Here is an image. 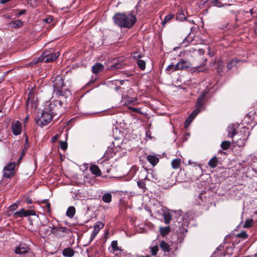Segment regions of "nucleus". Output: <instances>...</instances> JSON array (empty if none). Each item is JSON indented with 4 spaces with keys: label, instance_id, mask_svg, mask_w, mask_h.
Listing matches in <instances>:
<instances>
[{
    "label": "nucleus",
    "instance_id": "obj_1",
    "mask_svg": "<svg viewBox=\"0 0 257 257\" xmlns=\"http://www.w3.org/2000/svg\"><path fill=\"white\" fill-rule=\"evenodd\" d=\"M65 104L61 99H56L51 101L49 106L50 111L48 112L46 109L43 110L41 117L37 120V123L41 126L47 125L52 120V115L57 114V111L60 113H63L65 110Z\"/></svg>",
    "mask_w": 257,
    "mask_h": 257
},
{
    "label": "nucleus",
    "instance_id": "obj_2",
    "mask_svg": "<svg viewBox=\"0 0 257 257\" xmlns=\"http://www.w3.org/2000/svg\"><path fill=\"white\" fill-rule=\"evenodd\" d=\"M114 23L120 27L132 28L136 23V17L131 13H118L113 17Z\"/></svg>",
    "mask_w": 257,
    "mask_h": 257
},
{
    "label": "nucleus",
    "instance_id": "obj_3",
    "mask_svg": "<svg viewBox=\"0 0 257 257\" xmlns=\"http://www.w3.org/2000/svg\"><path fill=\"white\" fill-rule=\"evenodd\" d=\"M59 55V52H54L53 50L46 51L38 58L35 59L34 61L35 63L42 61L46 63L51 62L58 58Z\"/></svg>",
    "mask_w": 257,
    "mask_h": 257
},
{
    "label": "nucleus",
    "instance_id": "obj_4",
    "mask_svg": "<svg viewBox=\"0 0 257 257\" xmlns=\"http://www.w3.org/2000/svg\"><path fill=\"white\" fill-rule=\"evenodd\" d=\"M15 166V162H11L4 167L3 176L5 178H11L14 175Z\"/></svg>",
    "mask_w": 257,
    "mask_h": 257
},
{
    "label": "nucleus",
    "instance_id": "obj_5",
    "mask_svg": "<svg viewBox=\"0 0 257 257\" xmlns=\"http://www.w3.org/2000/svg\"><path fill=\"white\" fill-rule=\"evenodd\" d=\"M64 86L63 79L61 77H57L54 81V90L61 96L63 95V91L61 90Z\"/></svg>",
    "mask_w": 257,
    "mask_h": 257
},
{
    "label": "nucleus",
    "instance_id": "obj_6",
    "mask_svg": "<svg viewBox=\"0 0 257 257\" xmlns=\"http://www.w3.org/2000/svg\"><path fill=\"white\" fill-rule=\"evenodd\" d=\"M207 92L204 91L203 93L197 99L196 103V108L193 111H196V114H198L203 109V106L205 103V97Z\"/></svg>",
    "mask_w": 257,
    "mask_h": 257
},
{
    "label": "nucleus",
    "instance_id": "obj_7",
    "mask_svg": "<svg viewBox=\"0 0 257 257\" xmlns=\"http://www.w3.org/2000/svg\"><path fill=\"white\" fill-rule=\"evenodd\" d=\"M53 225L49 223L47 225H42L39 229V234L43 238L52 234Z\"/></svg>",
    "mask_w": 257,
    "mask_h": 257
},
{
    "label": "nucleus",
    "instance_id": "obj_8",
    "mask_svg": "<svg viewBox=\"0 0 257 257\" xmlns=\"http://www.w3.org/2000/svg\"><path fill=\"white\" fill-rule=\"evenodd\" d=\"M35 212L32 210H25L22 209L21 210L15 212L13 216L15 218L27 217L30 215H35Z\"/></svg>",
    "mask_w": 257,
    "mask_h": 257
},
{
    "label": "nucleus",
    "instance_id": "obj_9",
    "mask_svg": "<svg viewBox=\"0 0 257 257\" xmlns=\"http://www.w3.org/2000/svg\"><path fill=\"white\" fill-rule=\"evenodd\" d=\"M68 230V229L65 227H56L53 226L52 234L57 237H62L64 236V233Z\"/></svg>",
    "mask_w": 257,
    "mask_h": 257
},
{
    "label": "nucleus",
    "instance_id": "obj_10",
    "mask_svg": "<svg viewBox=\"0 0 257 257\" xmlns=\"http://www.w3.org/2000/svg\"><path fill=\"white\" fill-rule=\"evenodd\" d=\"M104 226V224L100 221H98L94 225V229L93 232L90 235V241L93 240L95 237L96 235L98 234L99 230L102 229Z\"/></svg>",
    "mask_w": 257,
    "mask_h": 257
},
{
    "label": "nucleus",
    "instance_id": "obj_11",
    "mask_svg": "<svg viewBox=\"0 0 257 257\" xmlns=\"http://www.w3.org/2000/svg\"><path fill=\"white\" fill-rule=\"evenodd\" d=\"M11 128L14 135H19L22 132V124L19 121H14L12 124Z\"/></svg>",
    "mask_w": 257,
    "mask_h": 257
},
{
    "label": "nucleus",
    "instance_id": "obj_12",
    "mask_svg": "<svg viewBox=\"0 0 257 257\" xmlns=\"http://www.w3.org/2000/svg\"><path fill=\"white\" fill-rule=\"evenodd\" d=\"M137 98L135 97H130L128 95L123 96L122 95L121 98V102L124 105H127L130 104H136L137 103Z\"/></svg>",
    "mask_w": 257,
    "mask_h": 257
},
{
    "label": "nucleus",
    "instance_id": "obj_13",
    "mask_svg": "<svg viewBox=\"0 0 257 257\" xmlns=\"http://www.w3.org/2000/svg\"><path fill=\"white\" fill-rule=\"evenodd\" d=\"M191 67V64L188 61L181 59L176 64L178 70L185 69Z\"/></svg>",
    "mask_w": 257,
    "mask_h": 257
},
{
    "label": "nucleus",
    "instance_id": "obj_14",
    "mask_svg": "<svg viewBox=\"0 0 257 257\" xmlns=\"http://www.w3.org/2000/svg\"><path fill=\"white\" fill-rule=\"evenodd\" d=\"M30 249L24 244H20L16 247L15 252L20 255H23L29 252Z\"/></svg>",
    "mask_w": 257,
    "mask_h": 257
},
{
    "label": "nucleus",
    "instance_id": "obj_15",
    "mask_svg": "<svg viewBox=\"0 0 257 257\" xmlns=\"http://www.w3.org/2000/svg\"><path fill=\"white\" fill-rule=\"evenodd\" d=\"M246 137H243V138H240L239 139L237 140L232 139V142L234 143L236 145V146L239 147H243L246 142Z\"/></svg>",
    "mask_w": 257,
    "mask_h": 257
},
{
    "label": "nucleus",
    "instance_id": "obj_16",
    "mask_svg": "<svg viewBox=\"0 0 257 257\" xmlns=\"http://www.w3.org/2000/svg\"><path fill=\"white\" fill-rule=\"evenodd\" d=\"M62 254L65 257H72L74 254V251L72 248L67 247L63 249Z\"/></svg>",
    "mask_w": 257,
    "mask_h": 257
},
{
    "label": "nucleus",
    "instance_id": "obj_17",
    "mask_svg": "<svg viewBox=\"0 0 257 257\" xmlns=\"http://www.w3.org/2000/svg\"><path fill=\"white\" fill-rule=\"evenodd\" d=\"M103 68L104 66L102 64L100 63H97L92 67V70L93 73L96 74L102 71Z\"/></svg>",
    "mask_w": 257,
    "mask_h": 257
},
{
    "label": "nucleus",
    "instance_id": "obj_18",
    "mask_svg": "<svg viewBox=\"0 0 257 257\" xmlns=\"http://www.w3.org/2000/svg\"><path fill=\"white\" fill-rule=\"evenodd\" d=\"M228 135L227 137L233 139V137L236 134V131L234 125H229L227 128Z\"/></svg>",
    "mask_w": 257,
    "mask_h": 257
},
{
    "label": "nucleus",
    "instance_id": "obj_19",
    "mask_svg": "<svg viewBox=\"0 0 257 257\" xmlns=\"http://www.w3.org/2000/svg\"><path fill=\"white\" fill-rule=\"evenodd\" d=\"M147 160L153 166H155L159 162V158L154 155H148L147 157Z\"/></svg>",
    "mask_w": 257,
    "mask_h": 257
},
{
    "label": "nucleus",
    "instance_id": "obj_20",
    "mask_svg": "<svg viewBox=\"0 0 257 257\" xmlns=\"http://www.w3.org/2000/svg\"><path fill=\"white\" fill-rule=\"evenodd\" d=\"M181 164V160L180 159H175L172 161L171 166L173 169H177L180 168Z\"/></svg>",
    "mask_w": 257,
    "mask_h": 257
},
{
    "label": "nucleus",
    "instance_id": "obj_21",
    "mask_svg": "<svg viewBox=\"0 0 257 257\" xmlns=\"http://www.w3.org/2000/svg\"><path fill=\"white\" fill-rule=\"evenodd\" d=\"M147 179V177L145 179L139 180L137 181V185L138 187L143 190V192H145L146 190L145 180Z\"/></svg>",
    "mask_w": 257,
    "mask_h": 257
},
{
    "label": "nucleus",
    "instance_id": "obj_22",
    "mask_svg": "<svg viewBox=\"0 0 257 257\" xmlns=\"http://www.w3.org/2000/svg\"><path fill=\"white\" fill-rule=\"evenodd\" d=\"M102 201L106 203H109L112 200V195L110 193H105L102 196Z\"/></svg>",
    "mask_w": 257,
    "mask_h": 257
},
{
    "label": "nucleus",
    "instance_id": "obj_23",
    "mask_svg": "<svg viewBox=\"0 0 257 257\" xmlns=\"http://www.w3.org/2000/svg\"><path fill=\"white\" fill-rule=\"evenodd\" d=\"M90 170L91 173L96 176H100L101 175V171L99 168L96 165H92L90 167Z\"/></svg>",
    "mask_w": 257,
    "mask_h": 257
},
{
    "label": "nucleus",
    "instance_id": "obj_24",
    "mask_svg": "<svg viewBox=\"0 0 257 257\" xmlns=\"http://www.w3.org/2000/svg\"><path fill=\"white\" fill-rule=\"evenodd\" d=\"M218 164V158L214 156L208 162V165L212 168L216 167Z\"/></svg>",
    "mask_w": 257,
    "mask_h": 257
},
{
    "label": "nucleus",
    "instance_id": "obj_25",
    "mask_svg": "<svg viewBox=\"0 0 257 257\" xmlns=\"http://www.w3.org/2000/svg\"><path fill=\"white\" fill-rule=\"evenodd\" d=\"M75 214V208L73 206H70L68 208L66 211V215L72 218Z\"/></svg>",
    "mask_w": 257,
    "mask_h": 257
},
{
    "label": "nucleus",
    "instance_id": "obj_26",
    "mask_svg": "<svg viewBox=\"0 0 257 257\" xmlns=\"http://www.w3.org/2000/svg\"><path fill=\"white\" fill-rule=\"evenodd\" d=\"M176 19L181 21L186 19L185 12L183 10L178 11L176 15Z\"/></svg>",
    "mask_w": 257,
    "mask_h": 257
},
{
    "label": "nucleus",
    "instance_id": "obj_27",
    "mask_svg": "<svg viewBox=\"0 0 257 257\" xmlns=\"http://www.w3.org/2000/svg\"><path fill=\"white\" fill-rule=\"evenodd\" d=\"M176 71H178V69L176 68V65H174L173 64L169 65L165 69L166 72L168 74Z\"/></svg>",
    "mask_w": 257,
    "mask_h": 257
},
{
    "label": "nucleus",
    "instance_id": "obj_28",
    "mask_svg": "<svg viewBox=\"0 0 257 257\" xmlns=\"http://www.w3.org/2000/svg\"><path fill=\"white\" fill-rule=\"evenodd\" d=\"M23 23L22 21L18 20L11 23L10 25L13 28H19L23 26Z\"/></svg>",
    "mask_w": 257,
    "mask_h": 257
},
{
    "label": "nucleus",
    "instance_id": "obj_29",
    "mask_svg": "<svg viewBox=\"0 0 257 257\" xmlns=\"http://www.w3.org/2000/svg\"><path fill=\"white\" fill-rule=\"evenodd\" d=\"M238 62V60L236 59H232L228 61L227 64V68L228 69H231L233 67L235 66L236 63Z\"/></svg>",
    "mask_w": 257,
    "mask_h": 257
},
{
    "label": "nucleus",
    "instance_id": "obj_30",
    "mask_svg": "<svg viewBox=\"0 0 257 257\" xmlns=\"http://www.w3.org/2000/svg\"><path fill=\"white\" fill-rule=\"evenodd\" d=\"M163 216L164 219V221L166 224L170 223L171 219V215L168 212L165 211L163 212Z\"/></svg>",
    "mask_w": 257,
    "mask_h": 257
},
{
    "label": "nucleus",
    "instance_id": "obj_31",
    "mask_svg": "<svg viewBox=\"0 0 257 257\" xmlns=\"http://www.w3.org/2000/svg\"><path fill=\"white\" fill-rule=\"evenodd\" d=\"M117 151L116 148L113 149L111 147V146H110L106 150V153L108 156L111 157H112L114 154H115Z\"/></svg>",
    "mask_w": 257,
    "mask_h": 257
},
{
    "label": "nucleus",
    "instance_id": "obj_32",
    "mask_svg": "<svg viewBox=\"0 0 257 257\" xmlns=\"http://www.w3.org/2000/svg\"><path fill=\"white\" fill-rule=\"evenodd\" d=\"M231 146V142L227 141H223L221 144V147L223 150L228 149Z\"/></svg>",
    "mask_w": 257,
    "mask_h": 257
},
{
    "label": "nucleus",
    "instance_id": "obj_33",
    "mask_svg": "<svg viewBox=\"0 0 257 257\" xmlns=\"http://www.w3.org/2000/svg\"><path fill=\"white\" fill-rule=\"evenodd\" d=\"M160 247L164 251H169L170 246L167 243L164 241H162L160 243Z\"/></svg>",
    "mask_w": 257,
    "mask_h": 257
},
{
    "label": "nucleus",
    "instance_id": "obj_34",
    "mask_svg": "<svg viewBox=\"0 0 257 257\" xmlns=\"http://www.w3.org/2000/svg\"><path fill=\"white\" fill-rule=\"evenodd\" d=\"M111 246L113 251H121L120 247L117 246V242L116 240H113L111 242Z\"/></svg>",
    "mask_w": 257,
    "mask_h": 257
},
{
    "label": "nucleus",
    "instance_id": "obj_35",
    "mask_svg": "<svg viewBox=\"0 0 257 257\" xmlns=\"http://www.w3.org/2000/svg\"><path fill=\"white\" fill-rule=\"evenodd\" d=\"M137 64L138 67L142 70H144L146 68V62L142 60H138L137 61Z\"/></svg>",
    "mask_w": 257,
    "mask_h": 257
},
{
    "label": "nucleus",
    "instance_id": "obj_36",
    "mask_svg": "<svg viewBox=\"0 0 257 257\" xmlns=\"http://www.w3.org/2000/svg\"><path fill=\"white\" fill-rule=\"evenodd\" d=\"M43 203L45 204V211L48 213H51V209H50V204L49 202H48L47 200L43 201Z\"/></svg>",
    "mask_w": 257,
    "mask_h": 257
},
{
    "label": "nucleus",
    "instance_id": "obj_37",
    "mask_svg": "<svg viewBox=\"0 0 257 257\" xmlns=\"http://www.w3.org/2000/svg\"><path fill=\"white\" fill-rule=\"evenodd\" d=\"M197 115V114H196V111H192V113L188 116V117L187 118L186 121L191 123L193 119L196 117Z\"/></svg>",
    "mask_w": 257,
    "mask_h": 257
},
{
    "label": "nucleus",
    "instance_id": "obj_38",
    "mask_svg": "<svg viewBox=\"0 0 257 257\" xmlns=\"http://www.w3.org/2000/svg\"><path fill=\"white\" fill-rule=\"evenodd\" d=\"M253 222V221L252 219L246 220L244 222L243 227L245 228H249L252 225Z\"/></svg>",
    "mask_w": 257,
    "mask_h": 257
},
{
    "label": "nucleus",
    "instance_id": "obj_39",
    "mask_svg": "<svg viewBox=\"0 0 257 257\" xmlns=\"http://www.w3.org/2000/svg\"><path fill=\"white\" fill-rule=\"evenodd\" d=\"M223 64L222 62H218L217 65V69L219 73L223 72Z\"/></svg>",
    "mask_w": 257,
    "mask_h": 257
},
{
    "label": "nucleus",
    "instance_id": "obj_40",
    "mask_svg": "<svg viewBox=\"0 0 257 257\" xmlns=\"http://www.w3.org/2000/svg\"><path fill=\"white\" fill-rule=\"evenodd\" d=\"M132 57L133 59L138 61L140 58H142L143 55L138 52H135L132 55Z\"/></svg>",
    "mask_w": 257,
    "mask_h": 257
},
{
    "label": "nucleus",
    "instance_id": "obj_41",
    "mask_svg": "<svg viewBox=\"0 0 257 257\" xmlns=\"http://www.w3.org/2000/svg\"><path fill=\"white\" fill-rule=\"evenodd\" d=\"M173 18L172 15H168L166 16L164 20L162 21L163 26H164L167 23H168Z\"/></svg>",
    "mask_w": 257,
    "mask_h": 257
},
{
    "label": "nucleus",
    "instance_id": "obj_42",
    "mask_svg": "<svg viewBox=\"0 0 257 257\" xmlns=\"http://www.w3.org/2000/svg\"><path fill=\"white\" fill-rule=\"evenodd\" d=\"M237 236L242 238L243 239H245L247 237L248 235L245 232L242 231V232H240L239 233H238L237 234Z\"/></svg>",
    "mask_w": 257,
    "mask_h": 257
},
{
    "label": "nucleus",
    "instance_id": "obj_43",
    "mask_svg": "<svg viewBox=\"0 0 257 257\" xmlns=\"http://www.w3.org/2000/svg\"><path fill=\"white\" fill-rule=\"evenodd\" d=\"M151 253L153 255H156L158 251V247L155 246L151 248Z\"/></svg>",
    "mask_w": 257,
    "mask_h": 257
},
{
    "label": "nucleus",
    "instance_id": "obj_44",
    "mask_svg": "<svg viewBox=\"0 0 257 257\" xmlns=\"http://www.w3.org/2000/svg\"><path fill=\"white\" fill-rule=\"evenodd\" d=\"M60 147L63 151L66 150L67 148V143L66 142L61 141L60 143Z\"/></svg>",
    "mask_w": 257,
    "mask_h": 257
},
{
    "label": "nucleus",
    "instance_id": "obj_45",
    "mask_svg": "<svg viewBox=\"0 0 257 257\" xmlns=\"http://www.w3.org/2000/svg\"><path fill=\"white\" fill-rule=\"evenodd\" d=\"M169 230H170L169 227H166L162 229V233L164 234H166L169 233Z\"/></svg>",
    "mask_w": 257,
    "mask_h": 257
},
{
    "label": "nucleus",
    "instance_id": "obj_46",
    "mask_svg": "<svg viewBox=\"0 0 257 257\" xmlns=\"http://www.w3.org/2000/svg\"><path fill=\"white\" fill-rule=\"evenodd\" d=\"M186 225H184L182 229H179V232L180 233H184L187 231Z\"/></svg>",
    "mask_w": 257,
    "mask_h": 257
},
{
    "label": "nucleus",
    "instance_id": "obj_47",
    "mask_svg": "<svg viewBox=\"0 0 257 257\" xmlns=\"http://www.w3.org/2000/svg\"><path fill=\"white\" fill-rule=\"evenodd\" d=\"M52 17H48L46 18V19H44V21L46 23H50L52 21Z\"/></svg>",
    "mask_w": 257,
    "mask_h": 257
},
{
    "label": "nucleus",
    "instance_id": "obj_48",
    "mask_svg": "<svg viewBox=\"0 0 257 257\" xmlns=\"http://www.w3.org/2000/svg\"><path fill=\"white\" fill-rule=\"evenodd\" d=\"M121 64H115V65L111 66V68L112 69H116L120 68Z\"/></svg>",
    "mask_w": 257,
    "mask_h": 257
},
{
    "label": "nucleus",
    "instance_id": "obj_49",
    "mask_svg": "<svg viewBox=\"0 0 257 257\" xmlns=\"http://www.w3.org/2000/svg\"><path fill=\"white\" fill-rule=\"evenodd\" d=\"M128 108L132 111H133L134 112H139L140 110V108H139L132 107H130Z\"/></svg>",
    "mask_w": 257,
    "mask_h": 257
},
{
    "label": "nucleus",
    "instance_id": "obj_50",
    "mask_svg": "<svg viewBox=\"0 0 257 257\" xmlns=\"http://www.w3.org/2000/svg\"><path fill=\"white\" fill-rule=\"evenodd\" d=\"M17 207H18V206L17 204H14L12 205L11 206H10V211H14L15 210H16L17 208Z\"/></svg>",
    "mask_w": 257,
    "mask_h": 257
},
{
    "label": "nucleus",
    "instance_id": "obj_51",
    "mask_svg": "<svg viewBox=\"0 0 257 257\" xmlns=\"http://www.w3.org/2000/svg\"><path fill=\"white\" fill-rule=\"evenodd\" d=\"M198 198L199 199V200H200L202 202H204V201H205L206 200H207V198L204 197V196H203V195L202 194H200L199 197H198Z\"/></svg>",
    "mask_w": 257,
    "mask_h": 257
},
{
    "label": "nucleus",
    "instance_id": "obj_52",
    "mask_svg": "<svg viewBox=\"0 0 257 257\" xmlns=\"http://www.w3.org/2000/svg\"><path fill=\"white\" fill-rule=\"evenodd\" d=\"M25 12H26V10H22L20 11L18 13V14H17V15L18 16H21V15H22L24 14L25 13Z\"/></svg>",
    "mask_w": 257,
    "mask_h": 257
},
{
    "label": "nucleus",
    "instance_id": "obj_53",
    "mask_svg": "<svg viewBox=\"0 0 257 257\" xmlns=\"http://www.w3.org/2000/svg\"><path fill=\"white\" fill-rule=\"evenodd\" d=\"M80 195L79 193H77L76 194H75V196L73 197V198L74 199H76V200H78V199H80Z\"/></svg>",
    "mask_w": 257,
    "mask_h": 257
},
{
    "label": "nucleus",
    "instance_id": "obj_54",
    "mask_svg": "<svg viewBox=\"0 0 257 257\" xmlns=\"http://www.w3.org/2000/svg\"><path fill=\"white\" fill-rule=\"evenodd\" d=\"M206 60H205L202 63V64H201L200 66H196V67H195L196 69H198L199 68H200L202 66H204L205 65V62H206Z\"/></svg>",
    "mask_w": 257,
    "mask_h": 257
},
{
    "label": "nucleus",
    "instance_id": "obj_55",
    "mask_svg": "<svg viewBox=\"0 0 257 257\" xmlns=\"http://www.w3.org/2000/svg\"><path fill=\"white\" fill-rule=\"evenodd\" d=\"M27 202L29 204H32L33 203V201L31 199L28 198L27 199Z\"/></svg>",
    "mask_w": 257,
    "mask_h": 257
},
{
    "label": "nucleus",
    "instance_id": "obj_56",
    "mask_svg": "<svg viewBox=\"0 0 257 257\" xmlns=\"http://www.w3.org/2000/svg\"><path fill=\"white\" fill-rule=\"evenodd\" d=\"M190 124V123L189 122H188L187 121H185L184 123V127L185 128H187Z\"/></svg>",
    "mask_w": 257,
    "mask_h": 257
},
{
    "label": "nucleus",
    "instance_id": "obj_57",
    "mask_svg": "<svg viewBox=\"0 0 257 257\" xmlns=\"http://www.w3.org/2000/svg\"><path fill=\"white\" fill-rule=\"evenodd\" d=\"M59 136L58 135H56L55 136H54L53 138H52V140L53 141H55L57 139V138H58Z\"/></svg>",
    "mask_w": 257,
    "mask_h": 257
},
{
    "label": "nucleus",
    "instance_id": "obj_58",
    "mask_svg": "<svg viewBox=\"0 0 257 257\" xmlns=\"http://www.w3.org/2000/svg\"><path fill=\"white\" fill-rule=\"evenodd\" d=\"M28 119H29V116L27 115L25 117V118L24 119V123H27Z\"/></svg>",
    "mask_w": 257,
    "mask_h": 257
},
{
    "label": "nucleus",
    "instance_id": "obj_59",
    "mask_svg": "<svg viewBox=\"0 0 257 257\" xmlns=\"http://www.w3.org/2000/svg\"><path fill=\"white\" fill-rule=\"evenodd\" d=\"M198 53L200 54H202L204 53L203 51L202 50V49H199L198 50Z\"/></svg>",
    "mask_w": 257,
    "mask_h": 257
},
{
    "label": "nucleus",
    "instance_id": "obj_60",
    "mask_svg": "<svg viewBox=\"0 0 257 257\" xmlns=\"http://www.w3.org/2000/svg\"><path fill=\"white\" fill-rule=\"evenodd\" d=\"M255 30L256 32L257 33V23H255Z\"/></svg>",
    "mask_w": 257,
    "mask_h": 257
},
{
    "label": "nucleus",
    "instance_id": "obj_61",
    "mask_svg": "<svg viewBox=\"0 0 257 257\" xmlns=\"http://www.w3.org/2000/svg\"><path fill=\"white\" fill-rule=\"evenodd\" d=\"M198 71H199V72H204L205 71L204 70H199Z\"/></svg>",
    "mask_w": 257,
    "mask_h": 257
},
{
    "label": "nucleus",
    "instance_id": "obj_62",
    "mask_svg": "<svg viewBox=\"0 0 257 257\" xmlns=\"http://www.w3.org/2000/svg\"><path fill=\"white\" fill-rule=\"evenodd\" d=\"M140 257H150V256H149V255H146V256H140Z\"/></svg>",
    "mask_w": 257,
    "mask_h": 257
},
{
    "label": "nucleus",
    "instance_id": "obj_63",
    "mask_svg": "<svg viewBox=\"0 0 257 257\" xmlns=\"http://www.w3.org/2000/svg\"><path fill=\"white\" fill-rule=\"evenodd\" d=\"M198 167H199V169H201V167L200 165H198Z\"/></svg>",
    "mask_w": 257,
    "mask_h": 257
},
{
    "label": "nucleus",
    "instance_id": "obj_64",
    "mask_svg": "<svg viewBox=\"0 0 257 257\" xmlns=\"http://www.w3.org/2000/svg\"><path fill=\"white\" fill-rule=\"evenodd\" d=\"M250 12L251 14L252 15V10H250Z\"/></svg>",
    "mask_w": 257,
    "mask_h": 257
}]
</instances>
